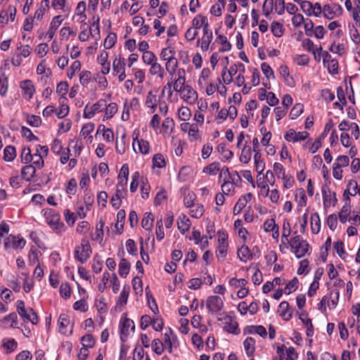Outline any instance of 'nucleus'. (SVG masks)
Masks as SVG:
<instances>
[{
  "mask_svg": "<svg viewBox=\"0 0 360 360\" xmlns=\"http://www.w3.org/2000/svg\"><path fill=\"white\" fill-rule=\"evenodd\" d=\"M43 211L46 223L54 231L58 233L65 231V225L60 221V215L54 210L47 208Z\"/></svg>",
  "mask_w": 360,
  "mask_h": 360,
  "instance_id": "f257e3e1",
  "label": "nucleus"
},
{
  "mask_svg": "<svg viewBox=\"0 0 360 360\" xmlns=\"http://www.w3.org/2000/svg\"><path fill=\"white\" fill-rule=\"evenodd\" d=\"M92 250L89 240L86 238H83L81 243L77 245L74 251V257L76 260L82 264L86 262L91 257Z\"/></svg>",
  "mask_w": 360,
  "mask_h": 360,
  "instance_id": "f03ea898",
  "label": "nucleus"
},
{
  "mask_svg": "<svg viewBox=\"0 0 360 360\" xmlns=\"http://www.w3.org/2000/svg\"><path fill=\"white\" fill-rule=\"evenodd\" d=\"M16 307L18 314L25 322H31L32 324L38 323V317L36 312L31 307L26 308L22 300H18Z\"/></svg>",
  "mask_w": 360,
  "mask_h": 360,
  "instance_id": "7ed1b4c3",
  "label": "nucleus"
},
{
  "mask_svg": "<svg viewBox=\"0 0 360 360\" xmlns=\"http://www.w3.org/2000/svg\"><path fill=\"white\" fill-rule=\"evenodd\" d=\"M290 245L297 258L304 257L309 250V244L301 236H295L290 239Z\"/></svg>",
  "mask_w": 360,
  "mask_h": 360,
  "instance_id": "20e7f679",
  "label": "nucleus"
},
{
  "mask_svg": "<svg viewBox=\"0 0 360 360\" xmlns=\"http://www.w3.org/2000/svg\"><path fill=\"white\" fill-rule=\"evenodd\" d=\"M205 304L210 313L216 314L223 309L224 301L218 295H211L207 298Z\"/></svg>",
  "mask_w": 360,
  "mask_h": 360,
  "instance_id": "39448f33",
  "label": "nucleus"
},
{
  "mask_svg": "<svg viewBox=\"0 0 360 360\" xmlns=\"http://www.w3.org/2000/svg\"><path fill=\"white\" fill-rule=\"evenodd\" d=\"M139 132L137 130H135L133 133V149L136 153L148 154L150 150L149 142L144 139L139 140Z\"/></svg>",
  "mask_w": 360,
  "mask_h": 360,
  "instance_id": "423d86ee",
  "label": "nucleus"
},
{
  "mask_svg": "<svg viewBox=\"0 0 360 360\" xmlns=\"http://www.w3.org/2000/svg\"><path fill=\"white\" fill-rule=\"evenodd\" d=\"M105 107H106V101L104 99L98 100L91 106L87 104L84 108L83 117L86 119H91L96 112L103 111Z\"/></svg>",
  "mask_w": 360,
  "mask_h": 360,
  "instance_id": "0eeeda50",
  "label": "nucleus"
},
{
  "mask_svg": "<svg viewBox=\"0 0 360 360\" xmlns=\"http://www.w3.org/2000/svg\"><path fill=\"white\" fill-rule=\"evenodd\" d=\"M181 98L188 104H194L198 99L197 92L189 85H186L183 89H179Z\"/></svg>",
  "mask_w": 360,
  "mask_h": 360,
  "instance_id": "6e6552de",
  "label": "nucleus"
},
{
  "mask_svg": "<svg viewBox=\"0 0 360 360\" xmlns=\"http://www.w3.org/2000/svg\"><path fill=\"white\" fill-rule=\"evenodd\" d=\"M26 244L23 238L15 237L10 235L5 240L4 246L6 249L13 248L15 250L22 249Z\"/></svg>",
  "mask_w": 360,
  "mask_h": 360,
  "instance_id": "1a4fd4ad",
  "label": "nucleus"
},
{
  "mask_svg": "<svg viewBox=\"0 0 360 360\" xmlns=\"http://www.w3.org/2000/svg\"><path fill=\"white\" fill-rule=\"evenodd\" d=\"M342 7L337 4L333 5L326 4L323 7V13L326 18L333 19L336 15L342 13Z\"/></svg>",
  "mask_w": 360,
  "mask_h": 360,
  "instance_id": "9d476101",
  "label": "nucleus"
},
{
  "mask_svg": "<svg viewBox=\"0 0 360 360\" xmlns=\"http://www.w3.org/2000/svg\"><path fill=\"white\" fill-rule=\"evenodd\" d=\"M309 136V133L307 131H299L296 132L295 129H289L284 136L285 139L287 141L297 142L304 141Z\"/></svg>",
  "mask_w": 360,
  "mask_h": 360,
  "instance_id": "9b49d317",
  "label": "nucleus"
},
{
  "mask_svg": "<svg viewBox=\"0 0 360 360\" xmlns=\"http://www.w3.org/2000/svg\"><path fill=\"white\" fill-rule=\"evenodd\" d=\"M223 323L224 329L228 333L236 335L239 333L238 324L231 316H226L224 317Z\"/></svg>",
  "mask_w": 360,
  "mask_h": 360,
  "instance_id": "f8f14e48",
  "label": "nucleus"
},
{
  "mask_svg": "<svg viewBox=\"0 0 360 360\" xmlns=\"http://www.w3.org/2000/svg\"><path fill=\"white\" fill-rule=\"evenodd\" d=\"M322 194L325 207H330V205L335 206L336 205L338 199L335 192L331 195L328 188H323Z\"/></svg>",
  "mask_w": 360,
  "mask_h": 360,
  "instance_id": "ddd939ff",
  "label": "nucleus"
},
{
  "mask_svg": "<svg viewBox=\"0 0 360 360\" xmlns=\"http://www.w3.org/2000/svg\"><path fill=\"white\" fill-rule=\"evenodd\" d=\"M63 19L61 18V15L54 16L50 23V27L47 32L46 35L48 36L49 40H51L58 27L62 24Z\"/></svg>",
  "mask_w": 360,
  "mask_h": 360,
  "instance_id": "4468645a",
  "label": "nucleus"
},
{
  "mask_svg": "<svg viewBox=\"0 0 360 360\" xmlns=\"http://www.w3.org/2000/svg\"><path fill=\"white\" fill-rule=\"evenodd\" d=\"M285 348L284 345L278 347V353L280 354V360H295L297 358L298 354L292 347L286 349V356H285L283 349Z\"/></svg>",
  "mask_w": 360,
  "mask_h": 360,
  "instance_id": "2eb2a0df",
  "label": "nucleus"
},
{
  "mask_svg": "<svg viewBox=\"0 0 360 360\" xmlns=\"http://www.w3.org/2000/svg\"><path fill=\"white\" fill-rule=\"evenodd\" d=\"M20 86L24 93V95L27 96L28 99L33 96L35 92V89L33 82L31 80L26 79L21 82Z\"/></svg>",
  "mask_w": 360,
  "mask_h": 360,
  "instance_id": "dca6fc26",
  "label": "nucleus"
},
{
  "mask_svg": "<svg viewBox=\"0 0 360 360\" xmlns=\"http://www.w3.org/2000/svg\"><path fill=\"white\" fill-rule=\"evenodd\" d=\"M278 313L285 321H289L292 318V309L288 302L283 301L278 306Z\"/></svg>",
  "mask_w": 360,
  "mask_h": 360,
  "instance_id": "f3484780",
  "label": "nucleus"
},
{
  "mask_svg": "<svg viewBox=\"0 0 360 360\" xmlns=\"http://www.w3.org/2000/svg\"><path fill=\"white\" fill-rule=\"evenodd\" d=\"M145 105L147 108L150 109V112L153 113L156 108L158 105V99L156 95L153 93V91H150L146 98Z\"/></svg>",
  "mask_w": 360,
  "mask_h": 360,
  "instance_id": "a211bd4d",
  "label": "nucleus"
},
{
  "mask_svg": "<svg viewBox=\"0 0 360 360\" xmlns=\"http://www.w3.org/2000/svg\"><path fill=\"white\" fill-rule=\"evenodd\" d=\"M37 167L32 165H25L21 169L22 178L26 181H30L35 175Z\"/></svg>",
  "mask_w": 360,
  "mask_h": 360,
  "instance_id": "6ab92c4d",
  "label": "nucleus"
},
{
  "mask_svg": "<svg viewBox=\"0 0 360 360\" xmlns=\"http://www.w3.org/2000/svg\"><path fill=\"white\" fill-rule=\"evenodd\" d=\"M178 229L181 233H185L188 231L191 226V221L188 218L186 217V215L182 214L180 216L177 220Z\"/></svg>",
  "mask_w": 360,
  "mask_h": 360,
  "instance_id": "aec40b11",
  "label": "nucleus"
},
{
  "mask_svg": "<svg viewBox=\"0 0 360 360\" xmlns=\"http://www.w3.org/2000/svg\"><path fill=\"white\" fill-rule=\"evenodd\" d=\"M67 98L65 97H61L59 100L60 102V108L58 110H56V113L58 118L61 119L65 117L69 112V106L65 103Z\"/></svg>",
  "mask_w": 360,
  "mask_h": 360,
  "instance_id": "412c9836",
  "label": "nucleus"
},
{
  "mask_svg": "<svg viewBox=\"0 0 360 360\" xmlns=\"http://www.w3.org/2000/svg\"><path fill=\"white\" fill-rule=\"evenodd\" d=\"M59 331L62 334L67 333V328L70 323V318L68 315L65 314H61L58 319Z\"/></svg>",
  "mask_w": 360,
  "mask_h": 360,
  "instance_id": "4be33fe9",
  "label": "nucleus"
},
{
  "mask_svg": "<svg viewBox=\"0 0 360 360\" xmlns=\"http://www.w3.org/2000/svg\"><path fill=\"white\" fill-rule=\"evenodd\" d=\"M217 37L216 38V42L222 45V47L219 49V52L229 51L231 49V44L228 41L226 37L222 34H218L217 31H215Z\"/></svg>",
  "mask_w": 360,
  "mask_h": 360,
  "instance_id": "5701e85b",
  "label": "nucleus"
},
{
  "mask_svg": "<svg viewBox=\"0 0 360 360\" xmlns=\"http://www.w3.org/2000/svg\"><path fill=\"white\" fill-rule=\"evenodd\" d=\"M238 256L239 259L244 262L252 259V254L250 248L246 245H242L241 248L238 249Z\"/></svg>",
  "mask_w": 360,
  "mask_h": 360,
  "instance_id": "b1692460",
  "label": "nucleus"
},
{
  "mask_svg": "<svg viewBox=\"0 0 360 360\" xmlns=\"http://www.w3.org/2000/svg\"><path fill=\"white\" fill-rule=\"evenodd\" d=\"M244 349L246 354L251 356L255 350V340L251 337L247 338L243 342Z\"/></svg>",
  "mask_w": 360,
  "mask_h": 360,
  "instance_id": "393cba45",
  "label": "nucleus"
},
{
  "mask_svg": "<svg viewBox=\"0 0 360 360\" xmlns=\"http://www.w3.org/2000/svg\"><path fill=\"white\" fill-rule=\"evenodd\" d=\"M311 232L314 234H317L321 229V219L319 214L315 212L311 216Z\"/></svg>",
  "mask_w": 360,
  "mask_h": 360,
  "instance_id": "a878e982",
  "label": "nucleus"
},
{
  "mask_svg": "<svg viewBox=\"0 0 360 360\" xmlns=\"http://www.w3.org/2000/svg\"><path fill=\"white\" fill-rule=\"evenodd\" d=\"M351 213V207L349 202H345V205L342 206L340 213H339V219L341 223L345 224L348 219L349 215Z\"/></svg>",
  "mask_w": 360,
  "mask_h": 360,
  "instance_id": "bb28decb",
  "label": "nucleus"
},
{
  "mask_svg": "<svg viewBox=\"0 0 360 360\" xmlns=\"http://www.w3.org/2000/svg\"><path fill=\"white\" fill-rule=\"evenodd\" d=\"M226 66L224 68V70L223 71L221 74V77L223 78L224 82L226 84H229L233 81V76L235 75L238 72V64H234L231 66L230 69L228 70V75H229V79H225V76L226 75Z\"/></svg>",
  "mask_w": 360,
  "mask_h": 360,
  "instance_id": "cd10ccee",
  "label": "nucleus"
},
{
  "mask_svg": "<svg viewBox=\"0 0 360 360\" xmlns=\"http://www.w3.org/2000/svg\"><path fill=\"white\" fill-rule=\"evenodd\" d=\"M252 157V150L250 146L245 144L242 149L241 154L240 156V161L244 164H248Z\"/></svg>",
  "mask_w": 360,
  "mask_h": 360,
  "instance_id": "c85d7f7f",
  "label": "nucleus"
},
{
  "mask_svg": "<svg viewBox=\"0 0 360 360\" xmlns=\"http://www.w3.org/2000/svg\"><path fill=\"white\" fill-rule=\"evenodd\" d=\"M120 323L122 326L121 332L123 334L127 335L129 333V330L130 328L132 330L135 329V325L134 321L131 319H129L127 317L122 319Z\"/></svg>",
  "mask_w": 360,
  "mask_h": 360,
  "instance_id": "c756f323",
  "label": "nucleus"
},
{
  "mask_svg": "<svg viewBox=\"0 0 360 360\" xmlns=\"http://www.w3.org/2000/svg\"><path fill=\"white\" fill-rule=\"evenodd\" d=\"M15 148L13 146H7L4 150V160L6 162H11L15 158Z\"/></svg>",
  "mask_w": 360,
  "mask_h": 360,
  "instance_id": "7c9ffc66",
  "label": "nucleus"
},
{
  "mask_svg": "<svg viewBox=\"0 0 360 360\" xmlns=\"http://www.w3.org/2000/svg\"><path fill=\"white\" fill-rule=\"evenodd\" d=\"M130 270V264L124 258H122L119 264L118 273L121 277L125 278L128 275Z\"/></svg>",
  "mask_w": 360,
  "mask_h": 360,
  "instance_id": "2f4dec72",
  "label": "nucleus"
},
{
  "mask_svg": "<svg viewBox=\"0 0 360 360\" xmlns=\"http://www.w3.org/2000/svg\"><path fill=\"white\" fill-rule=\"evenodd\" d=\"M105 109V115L103 120H109L112 118L114 115L117 112V105L116 103H110L108 105L106 104Z\"/></svg>",
  "mask_w": 360,
  "mask_h": 360,
  "instance_id": "473e14b6",
  "label": "nucleus"
},
{
  "mask_svg": "<svg viewBox=\"0 0 360 360\" xmlns=\"http://www.w3.org/2000/svg\"><path fill=\"white\" fill-rule=\"evenodd\" d=\"M104 224L105 223L103 221V219H100L99 221L97 223L96 226L95 236H92V240L98 242H101L103 240Z\"/></svg>",
  "mask_w": 360,
  "mask_h": 360,
  "instance_id": "72a5a7b5",
  "label": "nucleus"
},
{
  "mask_svg": "<svg viewBox=\"0 0 360 360\" xmlns=\"http://www.w3.org/2000/svg\"><path fill=\"white\" fill-rule=\"evenodd\" d=\"M125 216H126V214H125V211L124 210H119L117 214V222L115 224V228L119 234H121L123 231Z\"/></svg>",
  "mask_w": 360,
  "mask_h": 360,
  "instance_id": "f704fd0d",
  "label": "nucleus"
},
{
  "mask_svg": "<svg viewBox=\"0 0 360 360\" xmlns=\"http://www.w3.org/2000/svg\"><path fill=\"white\" fill-rule=\"evenodd\" d=\"M41 253L36 248L32 247L28 254V262L30 265H34L39 262V257Z\"/></svg>",
  "mask_w": 360,
  "mask_h": 360,
  "instance_id": "c9c22d12",
  "label": "nucleus"
},
{
  "mask_svg": "<svg viewBox=\"0 0 360 360\" xmlns=\"http://www.w3.org/2000/svg\"><path fill=\"white\" fill-rule=\"evenodd\" d=\"M130 287L129 285H124L120 293V295L117 301V306H124L127 304L129 297Z\"/></svg>",
  "mask_w": 360,
  "mask_h": 360,
  "instance_id": "e433bc0d",
  "label": "nucleus"
},
{
  "mask_svg": "<svg viewBox=\"0 0 360 360\" xmlns=\"http://www.w3.org/2000/svg\"><path fill=\"white\" fill-rule=\"evenodd\" d=\"M255 164L257 172L259 174H262L265 169V163L262 159V154L260 152H257L254 155Z\"/></svg>",
  "mask_w": 360,
  "mask_h": 360,
  "instance_id": "4c0bfd02",
  "label": "nucleus"
},
{
  "mask_svg": "<svg viewBox=\"0 0 360 360\" xmlns=\"http://www.w3.org/2000/svg\"><path fill=\"white\" fill-rule=\"evenodd\" d=\"M153 214L151 212L144 214L141 221L142 227L146 230H150L153 226Z\"/></svg>",
  "mask_w": 360,
  "mask_h": 360,
  "instance_id": "58836bf2",
  "label": "nucleus"
},
{
  "mask_svg": "<svg viewBox=\"0 0 360 360\" xmlns=\"http://www.w3.org/2000/svg\"><path fill=\"white\" fill-rule=\"evenodd\" d=\"M149 73L152 76H157L160 79H163L165 76V70L163 67L158 63L157 65H155L153 67H150L149 69Z\"/></svg>",
  "mask_w": 360,
  "mask_h": 360,
  "instance_id": "ea45409f",
  "label": "nucleus"
},
{
  "mask_svg": "<svg viewBox=\"0 0 360 360\" xmlns=\"http://www.w3.org/2000/svg\"><path fill=\"white\" fill-rule=\"evenodd\" d=\"M3 346L6 349L7 353H11L16 349L18 343L13 338H5L3 340Z\"/></svg>",
  "mask_w": 360,
  "mask_h": 360,
  "instance_id": "a19ab883",
  "label": "nucleus"
},
{
  "mask_svg": "<svg viewBox=\"0 0 360 360\" xmlns=\"http://www.w3.org/2000/svg\"><path fill=\"white\" fill-rule=\"evenodd\" d=\"M219 166H220L219 162H214L210 164L209 165H207V167H204L202 172L204 173H207L210 175L214 176V175H216L217 174V172L219 171V169H220Z\"/></svg>",
  "mask_w": 360,
  "mask_h": 360,
  "instance_id": "79ce46f5",
  "label": "nucleus"
},
{
  "mask_svg": "<svg viewBox=\"0 0 360 360\" xmlns=\"http://www.w3.org/2000/svg\"><path fill=\"white\" fill-rule=\"evenodd\" d=\"M81 342L84 348H91L94 346L95 340L92 335L86 334L81 338Z\"/></svg>",
  "mask_w": 360,
  "mask_h": 360,
  "instance_id": "37998d69",
  "label": "nucleus"
},
{
  "mask_svg": "<svg viewBox=\"0 0 360 360\" xmlns=\"http://www.w3.org/2000/svg\"><path fill=\"white\" fill-rule=\"evenodd\" d=\"M21 162L23 164H27L33 160L32 154H31V150L29 147H24L22 149L21 155Z\"/></svg>",
  "mask_w": 360,
  "mask_h": 360,
  "instance_id": "c03bdc74",
  "label": "nucleus"
},
{
  "mask_svg": "<svg viewBox=\"0 0 360 360\" xmlns=\"http://www.w3.org/2000/svg\"><path fill=\"white\" fill-rule=\"evenodd\" d=\"M271 31L276 37H281L283 34V25L278 22H273L271 25Z\"/></svg>",
  "mask_w": 360,
  "mask_h": 360,
  "instance_id": "a18cd8bd",
  "label": "nucleus"
},
{
  "mask_svg": "<svg viewBox=\"0 0 360 360\" xmlns=\"http://www.w3.org/2000/svg\"><path fill=\"white\" fill-rule=\"evenodd\" d=\"M304 314H300V319L302 321V322L307 327V335L308 337L312 336L314 334V328L311 319L308 318H303Z\"/></svg>",
  "mask_w": 360,
  "mask_h": 360,
  "instance_id": "49530a36",
  "label": "nucleus"
},
{
  "mask_svg": "<svg viewBox=\"0 0 360 360\" xmlns=\"http://www.w3.org/2000/svg\"><path fill=\"white\" fill-rule=\"evenodd\" d=\"M125 63L124 58H115L112 63L113 72L118 74L124 70Z\"/></svg>",
  "mask_w": 360,
  "mask_h": 360,
  "instance_id": "de8ad7c7",
  "label": "nucleus"
},
{
  "mask_svg": "<svg viewBox=\"0 0 360 360\" xmlns=\"http://www.w3.org/2000/svg\"><path fill=\"white\" fill-rule=\"evenodd\" d=\"M302 46L307 51L311 52L314 56V59L316 60L319 61V59H317V56L316 55V51L314 50V42L309 39H305L302 42Z\"/></svg>",
  "mask_w": 360,
  "mask_h": 360,
  "instance_id": "09e8293b",
  "label": "nucleus"
},
{
  "mask_svg": "<svg viewBox=\"0 0 360 360\" xmlns=\"http://www.w3.org/2000/svg\"><path fill=\"white\" fill-rule=\"evenodd\" d=\"M347 191L348 193L354 196L356 194L360 195V189L358 188V184L356 181L351 180L348 182L347 186Z\"/></svg>",
  "mask_w": 360,
  "mask_h": 360,
  "instance_id": "8fccbe9b",
  "label": "nucleus"
},
{
  "mask_svg": "<svg viewBox=\"0 0 360 360\" xmlns=\"http://www.w3.org/2000/svg\"><path fill=\"white\" fill-rule=\"evenodd\" d=\"M304 106L301 103H296L293 108L291 109L290 112V118L291 120H295L297 117H299L303 112Z\"/></svg>",
  "mask_w": 360,
  "mask_h": 360,
  "instance_id": "3c124183",
  "label": "nucleus"
},
{
  "mask_svg": "<svg viewBox=\"0 0 360 360\" xmlns=\"http://www.w3.org/2000/svg\"><path fill=\"white\" fill-rule=\"evenodd\" d=\"M350 37L353 42L356 45L357 52H360V35L356 28L353 27L350 29Z\"/></svg>",
  "mask_w": 360,
  "mask_h": 360,
  "instance_id": "603ef678",
  "label": "nucleus"
},
{
  "mask_svg": "<svg viewBox=\"0 0 360 360\" xmlns=\"http://www.w3.org/2000/svg\"><path fill=\"white\" fill-rule=\"evenodd\" d=\"M340 292L338 290H333L330 293V300L328 301L329 308H334L339 300Z\"/></svg>",
  "mask_w": 360,
  "mask_h": 360,
  "instance_id": "864d4df0",
  "label": "nucleus"
},
{
  "mask_svg": "<svg viewBox=\"0 0 360 360\" xmlns=\"http://www.w3.org/2000/svg\"><path fill=\"white\" fill-rule=\"evenodd\" d=\"M299 281L297 277H294L285 287L284 292L289 295L295 291L298 287Z\"/></svg>",
  "mask_w": 360,
  "mask_h": 360,
  "instance_id": "5fc2aeb1",
  "label": "nucleus"
},
{
  "mask_svg": "<svg viewBox=\"0 0 360 360\" xmlns=\"http://www.w3.org/2000/svg\"><path fill=\"white\" fill-rule=\"evenodd\" d=\"M127 181H126L125 179H124V181L118 179L116 186V193L118 194V195L125 197L127 193Z\"/></svg>",
  "mask_w": 360,
  "mask_h": 360,
  "instance_id": "6e6d98bb",
  "label": "nucleus"
},
{
  "mask_svg": "<svg viewBox=\"0 0 360 360\" xmlns=\"http://www.w3.org/2000/svg\"><path fill=\"white\" fill-rule=\"evenodd\" d=\"M178 114L179 119L183 121H187L191 117V110L186 106L181 107L179 109Z\"/></svg>",
  "mask_w": 360,
  "mask_h": 360,
  "instance_id": "4d7b16f0",
  "label": "nucleus"
},
{
  "mask_svg": "<svg viewBox=\"0 0 360 360\" xmlns=\"http://www.w3.org/2000/svg\"><path fill=\"white\" fill-rule=\"evenodd\" d=\"M117 41V35L115 33H110L105 38L103 46L106 49H111Z\"/></svg>",
  "mask_w": 360,
  "mask_h": 360,
  "instance_id": "13d9d810",
  "label": "nucleus"
},
{
  "mask_svg": "<svg viewBox=\"0 0 360 360\" xmlns=\"http://www.w3.org/2000/svg\"><path fill=\"white\" fill-rule=\"evenodd\" d=\"M153 164L154 167L162 168L165 167L166 162L162 154L157 153L153 158Z\"/></svg>",
  "mask_w": 360,
  "mask_h": 360,
  "instance_id": "bf43d9fd",
  "label": "nucleus"
},
{
  "mask_svg": "<svg viewBox=\"0 0 360 360\" xmlns=\"http://www.w3.org/2000/svg\"><path fill=\"white\" fill-rule=\"evenodd\" d=\"M236 183L231 182L230 180H224V182L221 185V190L223 193L229 195L231 192L234 191Z\"/></svg>",
  "mask_w": 360,
  "mask_h": 360,
  "instance_id": "052dcab7",
  "label": "nucleus"
},
{
  "mask_svg": "<svg viewBox=\"0 0 360 360\" xmlns=\"http://www.w3.org/2000/svg\"><path fill=\"white\" fill-rule=\"evenodd\" d=\"M217 149L219 153L223 155L225 160L231 159L233 156V153L231 150L226 149L224 144H219Z\"/></svg>",
  "mask_w": 360,
  "mask_h": 360,
  "instance_id": "680f3d73",
  "label": "nucleus"
},
{
  "mask_svg": "<svg viewBox=\"0 0 360 360\" xmlns=\"http://www.w3.org/2000/svg\"><path fill=\"white\" fill-rule=\"evenodd\" d=\"M327 68L330 74L335 75L338 72V61L336 59L328 60Z\"/></svg>",
  "mask_w": 360,
  "mask_h": 360,
  "instance_id": "e2e57ef3",
  "label": "nucleus"
},
{
  "mask_svg": "<svg viewBox=\"0 0 360 360\" xmlns=\"http://www.w3.org/2000/svg\"><path fill=\"white\" fill-rule=\"evenodd\" d=\"M94 201V195L91 191L86 189L85 194L84 196V202L87 210H90L92 204Z\"/></svg>",
  "mask_w": 360,
  "mask_h": 360,
  "instance_id": "0e129e2a",
  "label": "nucleus"
},
{
  "mask_svg": "<svg viewBox=\"0 0 360 360\" xmlns=\"http://www.w3.org/2000/svg\"><path fill=\"white\" fill-rule=\"evenodd\" d=\"M105 300V299L103 297H101L99 300H96L95 307L100 314H104L108 310Z\"/></svg>",
  "mask_w": 360,
  "mask_h": 360,
  "instance_id": "69168bd1",
  "label": "nucleus"
},
{
  "mask_svg": "<svg viewBox=\"0 0 360 360\" xmlns=\"http://www.w3.org/2000/svg\"><path fill=\"white\" fill-rule=\"evenodd\" d=\"M264 229L266 232L272 231L274 229L278 230L279 226L276 224L274 219H266L264 223Z\"/></svg>",
  "mask_w": 360,
  "mask_h": 360,
  "instance_id": "338daca9",
  "label": "nucleus"
},
{
  "mask_svg": "<svg viewBox=\"0 0 360 360\" xmlns=\"http://www.w3.org/2000/svg\"><path fill=\"white\" fill-rule=\"evenodd\" d=\"M73 309L76 311L86 312L88 310V304L85 300L82 299L75 302L73 304Z\"/></svg>",
  "mask_w": 360,
  "mask_h": 360,
  "instance_id": "774afa93",
  "label": "nucleus"
}]
</instances>
